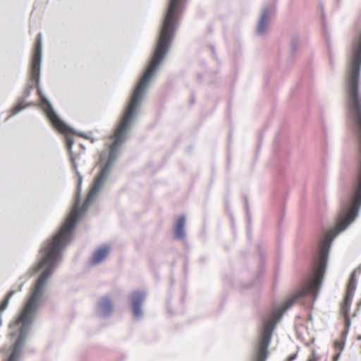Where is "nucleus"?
<instances>
[{"mask_svg":"<svg viewBox=\"0 0 361 361\" xmlns=\"http://www.w3.org/2000/svg\"><path fill=\"white\" fill-rule=\"evenodd\" d=\"M112 169L113 166L106 163L101 167L82 207L75 208L73 213L68 216L56 232L42 243L39 249L40 257L32 267L30 275L37 274L44 267L55 271L62 260L63 251L73 239V233L78 221L87 212L91 201L102 188Z\"/></svg>","mask_w":361,"mask_h":361,"instance_id":"nucleus-1","label":"nucleus"},{"mask_svg":"<svg viewBox=\"0 0 361 361\" xmlns=\"http://www.w3.org/2000/svg\"><path fill=\"white\" fill-rule=\"evenodd\" d=\"M172 41L158 36L150 61L135 85L130 101L114 132V140L109 147L106 164L114 166L120 155L119 149L128 140L153 77L167 55Z\"/></svg>","mask_w":361,"mask_h":361,"instance_id":"nucleus-2","label":"nucleus"},{"mask_svg":"<svg viewBox=\"0 0 361 361\" xmlns=\"http://www.w3.org/2000/svg\"><path fill=\"white\" fill-rule=\"evenodd\" d=\"M40 271L30 295L16 318V324L18 326V331L11 333V337L17 336V338L13 344L11 353L7 361H18L22 355L23 348L32 333L37 314L47 300L45 292L49 285V280L54 271L46 267Z\"/></svg>","mask_w":361,"mask_h":361,"instance_id":"nucleus-3","label":"nucleus"},{"mask_svg":"<svg viewBox=\"0 0 361 361\" xmlns=\"http://www.w3.org/2000/svg\"><path fill=\"white\" fill-rule=\"evenodd\" d=\"M324 277V276H309L302 288L284 302L282 310H275L272 312L270 317L262 319L252 361H266L268 357V348L277 322L282 318L284 312L300 298L310 296L313 301H315L322 286Z\"/></svg>","mask_w":361,"mask_h":361,"instance_id":"nucleus-4","label":"nucleus"},{"mask_svg":"<svg viewBox=\"0 0 361 361\" xmlns=\"http://www.w3.org/2000/svg\"><path fill=\"white\" fill-rule=\"evenodd\" d=\"M323 280L324 277H308L302 288L284 302L282 310H275L272 312L270 317L262 319L252 361H266L268 357V348L277 322L282 318L284 312L300 298L310 296L313 301H315L322 286Z\"/></svg>","mask_w":361,"mask_h":361,"instance_id":"nucleus-5","label":"nucleus"},{"mask_svg":"<svg viewBox=\"0 0 361 361\" xmlns=\"http://www.w3.org/2000/svg\"><path fill=\"white\" fill-rule=\"evenodd\" d=\"M42 60V33H38L36 42L34 47L33 56L31 63L30 80L36 82L37 89V94L40 98V106L46 114L47 117L56 129H62L63 128H69L73 131V128L67 125L57 114L54 110L51 103L48 98L44 94L41 86L40 75H41V63Z\"/></svg>","mask_w":361,"mask_h":361,"instance_id":"nucleus-6","label":"nucleus"},{"mask_svg":"<svg viewBox=\"0 0 361 361\" xmlns=\"http://www.w3.org/2000/svg\"><path fill=\"white\" fill-rule=\"evenodd\" d=\"M188 1H168L158 36L173 42L185 11Z\"/></svg>","mask_w":361,"mask_h":361,"instance_id":"nucleus-7","label":"nucleus"},{"mask_svg":"<svg viewBox=\"0 0 361 361\" xmlns=\"http://www.w3.org/2000/svg\"><path fill=\"white\" fill-rule=\"evenodd\" d=\"M145 290H135L130 294L131 310L135 319H140L143 317L142 304L147 299Z\"/></svg>","mask_w":361,"mask_h":361,"instance_id":"nucleus-8","label":"nucleus"},{"mask_svg":"<svg viewBox=\"0 0 361 361\" xmlns=\"http://www.w3.org/2000/svg\"><path fill=\"white\" fill-rule=\"evenodd\" d=\"M114 302L109 295H105L99 298L97 303L95 314L103 319L109 318L114 312Z\"/></svg>","mask_w":361,"mask_h":361,"instance_id":"nucleus-9","label":"nucleus"},{"mask_svg":"<svg viewBox=\"0 0 361 361\" xmlns=\"http://www.w3.org/2000/svg\"><path fill=\"white\" fill-rule=\"evenodd\" d=\"M110 252V247L108 245H104L96 249L92 254L90 264L96 265L102 262Z\"/></svg>","mask_w":361,"mask_h":361,"instance_id":"nucleus-10","label":"nucleus"},{"mask_svg":"<svg viewBox=\"0 0 361 361\" xmlns=\"http://www.w3.org/2000/svg\"><path fill=\"white\" fill-rule=\"evenodd\" d=\"M300 46V35L298 32L291 33L289 42V59L293 60L299 51Z\"/></svg>","mask_w":361,"mask_h":361,"instance_id":"nucleus-11","label":"nucleus"},{"mask_svg":"<svg viewBox=\"0 0 361 361\" xmlns=\"http://www.w3.org/2000/svg\"><path fill=\"white\" fill-rule=\"evenodd\" d=\"M185 216L181 215L177 220L174 228V236L175 239L182 240L185 238Z\"/></svg>","mask_w":361,"mask_h":361,"instance_id":"nucleus-12","label":"nucleus"},{"mask_svg":"<svg viewBox=\"0 0 361 361\" xmlns=\"http://www.w3.org/2000/svg\"><path fill=\"white\" fill-rule=\"evenodd\" d=\"M268 14L269 8L267 7L263 8L256 31L257 34L259 35L264 34L267 30V25L269 22Z\"/></svg>","mask_w":361,"mask_h":361,"instance_id":"nucleus-13","label":"nucleus"},{"mask_svg":"<svg viewBox=\"0 0 361 361\" xmlns=\"http://www.w3.org/2000/svg\"><path fill=\"white\" fill-rule=\"evenodd\" d=\"M71 161L73 165V167L74 168L76 175L78 178V183L77 187V190L75 192V208H79V205L80 203V189H81V184L82 182V175L78 172V166L75 161V158L74 157H71Z\"/></svg>","mask_w":361,"mask_h":361,"instance_id":"nucleus-14","label":"nucleus"},{"mask_svg":"<svg viewBox=\"0 0 361 361\" xmlns=\"http://www.w3.org/2000/svg\"><path fill=\"white\" fill-rule=\"evenodd\" d=\"M351 293L345 294L344 300L341 305V312L345 316H349L350 305L353 300Z\"/></svg>","mask_w":361,"mask_h":361,"instance_id":"nucleus-15","label":"nucleus"},{"mask_svg":"<svg viewBox=\"0 0 361 361\" xmlns=\"http://www.w3.org/2000/svg\"><path fill=\"white\" fill-rule=\"evenodd\" d=\"M357 287V280L355 277V271H353L350 276L348 283L347 291L345 294L351 293L352 297H353L354 291L355 290Z\"/></svg>","mask_w":361,"mask_h":361,"instance_id":"nucleus-16","label":"nucleus"},{"mask_svg":"<svg viewBox=\"0 0 361 361\" xmlns=\"http://www.w3.org/2000/svg\"><path fill=\"white\" fill-rule=\"evenodd\" d=\"M73 129V131L71 130L69 128H63L62 129H56L57 130H59V132L61 133H71L74 135H78L81 137H84L85 139H87V140H90L91 142H94V137H90L89 135H87V134L82 133V132H79L76 130H75L74 128Z\"/></svg>","mask_w":361,"mask_h":361,"instance_id":"nucleus-17","label":"nucleus"},{"mask_svg":"<svg viewBox=\"0 0 361 361\" xmlns=\"http://www.w3.org/2000/svg\"><path fill=\"white\" fill-rule=\"evenodd\" d=\"M24 102V98H19L18 99L17 104L11 109L13 115H16L27 108V106L23 104Z\"/></svg>","mask_w":361,"mask_h":361,"instance_id":"nucleus-18","label":"nucleus"},{"mask_svg":"<svg viewBox=\"0 0 361 361\" xmlns=\"http://www.w3.org/2000/svg\"><path fill=\"white\" fill-rule=\"evenodd\" d=\"M32 89L33 86L32 85H28L23 92V96L20 98H24V101H25V99L30 97Z\"/></svg>","mask_w":361,"mask_h":361,"instance_id":"nucleus-19","label":"nucleus"},{"mask_svg":"<svg viewBox=\"0 0 361 361\" xmlns=\"http://www.w3.org/2000/svg\"><path fill=\"white\" fill-rule=\"evenodd\" d=\"M334 344V347L336 348H339L340 351L341 352L345 348V341L343 339H341V341H335Z\"/></svg>","mask_w":361,"mask_h":361,"instance_id":"nucleus-20","label":"nucleus"},{"mask_svg":"<svg viewBox=\"0 0 361 361\" xmlns=\"http://www.w3.org/2000/svg\"><path fill=\"white\" fill-rule=\"evenodd\" d=\"M74 144V140L72 137H66V145L68 152L71 154H72V148L73 145Z\"/></svg>","mask_w":361,"mask_h":361,"instance_id":"nucleus-21","label":"nucleus"},{"mask_svg":"<svg viewBox=\"0 0 361 361\" xmlns=\"http://www.w3.org/2000/svg\"><path fill=\"white\" fill-rule=\"evenodd\" d=\"M247 214V236L250 238L251 233V217L250 212L246 213Z\"/></svg>","mask_w":361,"mask_h":361,"instance_id":"nucleus-22","label":"nucleus"},{"mask_svg":"<svg viewBox=\"0 0 361 361\" xmlns=\"http://www.w3.org/2000/svg\"><path fill=\"white\" fill-rule=\"evenodd\" d=\"M9 301L8 298H5L3 300L1 303L0 304V312H4L8 307L9 304Z\"/></svg>","mask_w":361,"mask_h":361,"instance_id":"nucleus-23","label":"nucleus"},{"mask_svg":"<svg viewBox=\"0 0 361 361\" xmlns=\"http://www.w3.org/2000/svg\"><path fill=\"white\" fill-rule=\"evenodd\" d=\"M329 64L333 68L335 66V60L334 58V56L332 54V52L330 49V47H329Z\"/></svg>","mask_w":361,"mask_h":361,"instance_id":"nucleus-24","label":"nucleus"},{"mask_svg":"<svg viewBox=\"0 0 361 361\" xmlns=\"http://www.w3.org/2000/svg\"><path fill=\"white\" fill-rule=\"evenodd\" d=\"M344 319H345V328L349 329L350 326L351 325V320H350V316H345Z\"/></svg>","mask_w":361,"mask_h":361,"instance_id":"nucleus-25","label":"nucleus"},{"mask_svg":"<svg viewBox=\"0 0 361 361\" xmlns=\"http://www.w3.org/2000/svg\"><path fill=\"white\" fill-rule=\"evenodd\" d=\"M348 332H349V329L345 328V329L341 333V339H343L345 341Z\"/></svg>","mask_w":361,"mask_h":361,"instance_id":"nucleus-26","label":"nucleus"},{"mask_svg":"<svg viewBox=\"0 0 361 361\" xmlns=\"http://www.w3.org/2000/svg\"><path fill=\"white\" fill-rule=\"evenodd\" d=\"M16 290H11L7 295H6L5 298H8V300H11V298L15 295Z\"/></svg>","mask_w":361,"mask_h":361,"instance_id":"nucleus-27","label":"nucleus"},{"mask_svg":"<svg viewBox=\"0 0 361 361\" xmlns=\"http://www.w3.org/2000/svg\"><path fill=\"white\" fill-rule=\"evenodd\" d=\"M244 199H245V210H246V213L247 212H250L249 211V205H248V201H247V197H244Z\"/></svg>","mask_w":361,"mask_h":361,"instance_id":"nucleus-28","label":"nucleus"},{"mask_svg":"<svg viewBox=\"0 0 361 361\" xmlns=\"http://www.w3.org/2000/svg\"><path fill=\"white\" fill-rule=\"evenodd\" d=\"M341 351L339 353H336L334 355V361H338L341 357Z\"/></svg>","mask_w":361,"mask_h":361,"instance_id":"nucleus-29","label":"nucleus"},{"mask_svg":"<svg viewBox=\"0 0 361 361\" xmlns=\"http://www.w3.org/2000/svg\"><path fill=\"white\" fill-rule=\"evenodd\" d=\"M298 353L293 354L288 357V361H292L296 358Z\"/></svg>","mask_w":361,"mask_h":361,"instance_id":"nucleus-30","label":"nucleus"},{"mask_svg":"<svg viewBox=\"0 0 361 361\" xmlns=\"http://www.w3.org/2000/svg\"><path fill=\"white\" fill-rule=\"evenodd\" d=\"M262 141V133H260V134L259 135L258 146H259V145L261 144Z\"/></svg>","mask_w":361,"mask_h":361,"instance_id":"nucleus-31","label":"nucleus"},{"mask_svg":"<svg viewBox=\"0 0 361 361\" xmlns=\"http://www.w3.org/2000/svg\"><path fill=\"white\" fill-rule=\"evenodd\" d=\"M34 105H35V104L33 102H29V103L25 104V106H27V108L29 106H32Z\"/></svg>","mask_w":361,"mask_h":361,"instance_id":"nucleus-32","label":"nucleus"},{"mask_svg":"<svg viewBox=\"0 0 361 361\" xmlns=\"http://www.w3.org/2000/svg\"><path fill=\"white\" fill-rule=\"evenodd\" d=\"M23 286H24V283H21V284L19 286V288H18L19 291H21V290H22V288H23Z\"/></svg>","mask_w":361,"mask_h":361,"instance_id":"nucleus-33","label":"nucleus"},{"mask_svg":"<svg viewBox=\"0 0 361 361\" xmlns=\"http://www.w3.org/2000/svg\"><path fill=\"white\" fill-rule=\"evenodd\" d=\"M307 361H317V359L314 357H310Z\"/></svg>","mask_w":361,"mask_h":361,"instance_id":"nucleus-34","label":"nucleus"},{"mask_svg":"<svg viewBox=\"0 0 361 361\" xmlns=\"http://www.w3.org/2000/svg\"><path fill=\"white\" fill-rule=\"evenodd\" d=\"M212 52H213L214 56H216L215 51L214 50V49H213V48H212Z\"/></svg>","mask_w":361,"mask_h":361,"instance_id":"nucleus-35","label":"nucleus"},{"mask_svg":"<svg viewBox=\"0 0 361 361\" xmlns=\"http://www.w3.org/2000/svg\"><path fill=\"white\" fill-rule=\"evenodd\" d=\"M358 339H359V340H361V336H360L358 337Z\"/></svg>","mask_w":361,"mask_h":361,"instance_id":"nucleus-36","label":"nucleus"}]
</instances>
